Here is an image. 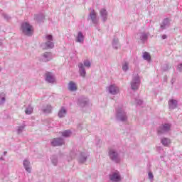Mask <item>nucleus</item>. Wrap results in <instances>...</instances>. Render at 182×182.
<instances>
[{
	"mask_svg": "<svg viewBox=\"0 0 182 182\" xmlns=\"http://www.w3.org/2000/svg\"><path fill=\"white\" fill-rule=\"evenodd\" d=\"M21 31L26 36H32L33 35V26L28 21H24L21 23Z\"/></svg>",
	"mask_w": 182,
	"mask_h": 182,
	"instance_id": "1",
	"label": "nucleus"
},
{
	"mask_svg": "<svg viewBox=\"0 0 182 182\" xmlns=\"http://www.w3.org/2000/svg\"><path fill=\"white\" fill-rule=\"evenodd\" d=\"M70 156L71 159H76V157H78L79 163H85V161L87 160V154H86V152H77L73 151L70 153Z\"/></svg>",
	"mask_w": 182,
	"mask_h": 182,
	"instance_id": "2",
	"label": "nucleus"
},
{
	"mask_svg": "<svg viewBox=\"0 0 182 182\" xmlns=\"http://www.w3.org/2000/svg\"><path fill=\"white\" fill-rule=\"evenodd\" d=\"M45 41L46 42L41 45L43 49H53V48H55V43H53V36L52 35H46Z\"/></svg>",
	"mask_w": 182,
	"mask_h": 182,
	"instance_id": "3",
	"label": "nucleus"
},
{
	"mask_svg": "<svg viewBox=\"0 0 182 182\" xmlns=\"http://www.w3.org/2000/svg\"><path fill=\"white\" fill-rule=\"evenodd\" d=\"M116 117L120 122H126L127 120V114L123 107H119L117 109Z\"/></svg>",
	"mask_w": 182,
	"mask_h": 182,
	"instance_id": "4",
	"label": "nucleus"
},
{
	"mask_svg": "<svg viewBox=\"0 0 182 182\" xmlns=\"http://www.w3.org/2000/svg\"><path fill=\"white\" fill-rule=\"evenodd\" d=\"M140 77L139 75H134L131 82V88L132 90H138L140 87Z\"/></svg>",
	"mask_w": 182,
	"mask_h": 182,
	"instance_id": "5",
	"label": "nucleus"
},
{
	"mask_svg": "<svg viewBox=\"0 0 182 182\" xmlns=\"http://www.w3.org/2000/svg\"><path fill=\"white\" fill-rule=\"evenodd\" d=\"M171 130V125L168 123H165L159 126L158 128V134H166V133H168Z\"/></svg>",
	"mask_w": 182,
	"mask_h": 182,
	"instance_id": "6",
	"label": "nucleus"
},
{
	"mask_svg": "<svg viewBox=\"0 0 182 182\" xmlns=\"http://www.w3.org/2000/svg\"><path fill=\"white\" fill-rule=\"evenodd\" d=\"M109 159L114 163H120V156H119V154L117 153V151H116L114 149H109Z\"/></svg>",
	"mask_w": 182,
	"mask_h": 182,
	"instance_id": "7",
	"label": "nucleus"
},
{
	"mask_svg": "<svg viewBox=\"0 0 182 182\" xmlns=\"http://www.w3.org/2000/svg\"><path fill=\"white\" fill-rule=\"evenodd\" d=\"M107 90L110 93V95H112L114 96H116V95H119V92H120V90L117 85L115 84L111 85L109 87H107Z\"/></svg>",
	"mask_w": 182,
	"mask_h": 182,
	"instance_id": "8",
	"label": "nucleus"
},
{
	"mask_svg": "<svg viewBox=\"0 0 182 182\" xmlns=\"http://www.w3.org/2000/svg\"><path fill=\"white\" fill-rule=\"evenodd\" d=\"M109 180L114 182H118L122 181V176L119 171L113 172L109 175Z\"/></svg>",
	"mask_w": 182,
	"mask_h": 182,
	"instance_id": "9",
	"label": "nucleus"
},
{
	"mask_svg": "<svg viewBox=\"0 0 182 182\" xmlns=\"http://www.w3.org/2000/svg\"><path fill=\"white\" fill-rule=\"evenodd\" d=\"M90 18L92 21V23L94 25H97L99 23V18H97V13L95 10H92L90 14Z\"/></svg>",
	"mask_w": 182,
	"mask_h": 182,
	"instance_id": "10",
	"label": "nucleus"
},
{
	"mask_svg": "<svg viewBox=\"0 0 182 182\" xmlns=\"http://www.w3.org/2000/svg\"><path fill=\"white\" fill-rule=\"evenodd\" d=\"M52 53L50 52H46L43 54H42L41 57V62H49L52 60Z\"/></svg>",
	"mask_w": 182,
	"mask_h": 182,
	"instance_id": "11",
	"label": "nucleus"
},
{
	"mask_svg": "<svg viewBox=\"0 0 182 182\" xmlns=\"http://www.w3.org/2000/svg\"><path fill=\"white\" fill-rule=\"evenodd\" d=\"M63 144H65V140L62 138H54L51 141V146H53L54 147L62 146Z\"/></svg>",
	"mask_w": 182,
	"mask_h": 182,
	"instance_id": "12",
	"label": "nucleus"
},
{
	"mask_svg": "<svg viewBox=\"0 0 182 182\" xmlns=\"http://www.w3.org/2000/svg\"><path fill=\"white\" fill-rule=\"evenodd\" d=\"M77 106L80 107H86L89 105V100L85 97H80L77 102Z\"/></svg>",
	"mask_w": 182,
	"mask_h": 182,
	"instance_id": "13",
	"label": "nucleus"
},
{
	"mask_svg": "<svg viewBox=\"0 0 182 182\" xmlns=\"http://www.w3.org/2000/svg\"><path fill=\"white\" fill-rule=\"evenodd\" d=\"M23 166L26 171H27V173H31L32 166H31V161H29V160L24 159L23 161Z\"/></svg>",
	"mask_w": 182,
	"mask_h": 182,
	"instance_id": "14",
	"label": "nucleus"
},
{
	"mask_svg": "<svg viewBox=\"0 0 182 182\" xmlns=\"http://www.w3.org/2000/svg\"><path fill=\"white\" fill-rule=\"evenodd\" d=\"M46 80L48 83H55L56 80L55 79V75L48 72L46 73Z\"/></svg>",
	"mask_w": 182,
	"mask_h": 182,
	"instance_id": "15",
	"label": "nucleus"
},
{
	"mask_svg": "<svg viewBox=\"0 0 182 182\" xmlns=\"http://www.w3.org/2000/svg\"><path fill=\"white\" fill-rule=\"evenodd\" d=\"M100 15L101 19L103 22H106L107 21L108 13L105 9H100Z\"/></svg>",
	"mask_w": 182,
	"mask_h": 182,
	"instance_id": "16",
	"label": "nucleus"
},
{
	"mask_svg": "<svg viewBox=\"0 0 182 182\" xmlns=\"http://www.w3.org/2000/svg\"><path fill=\"white\" fill-rule=\"evenodd\" d=\"M168 26H170V19H168V18H164L161 23V29H162V31L167 29Z\"/></svg>",
	"mask_w": 182,
	"mask_h": 182,
	"instance_id": "17",
	"label": "nucleus"
},
{
	"mask_svg": "<svg viewBox=\"0 0 182 182\" xmlns=\"http://www.w3.org/2000/svg\"><path fill=\"white\" fill-rule=\"evenodd\" d=\"M78 68L80 76H82V77H85V76H86V70H85V65H83V63H80L78 64Z\"/></svg>",
	"mask_w": 182,
	"mask_h": 182,
	"instance_id": "18",
	"label": "nucleus"
},
{
	"mask_svg": "<svg viewBox=\"0 0 182 182\" xmlns=\"http://www.w3.org/2000/svg\"><path fill=\"white\" fill-rule=\"evenodd\" d=\"M68 88L70 92H75V90H77V85L73 81H71L68 83Z\"/></svg>",
	"mask_w": 182,
	"mask_h": 182,
	"instance_id": "19",
	"label": "nucleus"
},
{
	"mask_svg": "<svg viewBox=\"0 0 182 182\" xmlns=\"http://www.w3.org/2000/svg\"><path fill=\"white\" fill-rule=\"evenodd\" d=\"M85 41V36L82 32H78L77 36L76 37L75 42H78V43H83Z\"/></svg>",
	"mask_w": 182,
	"mask_h": 182,
	"instance_id": "20",
	"label": "nucleus"
},
{
	"mask_svg": "<svg viewBox=\"0 0 182 182\" xmlns=\"http://www.w3.org/2000/svg\"><path fill=\"white\" fill-rule=\"evenodd\" d=\"M66 113H68L66 108H65V107H62L58 112V117L60 119H62V117H65V116H66Z\"/></svg>",
	"mask_w": 182,
	"mask_h": 182,
	"instance_id": "21",
	"label": "nucleus"
},
{
	"mask_svg": "<svg viewBox=\"0 0 182 182\" xmlns=\"http://www.w3.org/2000/svg\"><path fill=\"white\" fill-rule=\"evenodd\" d=\"M41 110L43 113H50L52 112V105H44Z\"/></svg>",
	"mask_w": 182,
	"mask_h": 182,
	"instance_id": "22",
	"label": "nucleus"
},
{
	"mask_svg": "<svg viewBox=\"0 0 182 182\" xmlns=\"http://www.w3.org/2000/svg\"><path fill=\"white\" fill-rule=\"evenodd\" d=\"M161 143H162L163 146L167 147V146L171 144V141L168 138H162L161 139Z\"/></svg>",
	"mask_w": 182,
	"mask_h": 182,
	"instance_id": "23",
	"label": "nucleus"
},
{
	"mask_svg": "<svg viewBox=\"0 0 182 182\" xmlns=\"http://www.w3.org/2000/svg\"><path fill=\"white\" fill-rule=\"evenodd\" d=\"M170 109H176L177 107V100H170L168 102Z\"/></svg>",
	"mask_w": 182,
	"mask_h": 182,
	"instance_id": "24",
	"label": "nucleus"
},
{
	"mask_svg": "<svg viewBox=\"0 0 182 182\" xmlns=\"http://www.w3.org/2000/svg\"><path fill=\"white\" fill-rule=\"evenodd\" d=\"M26 114H32L33 113V107L29 105L25 109Z\"/></svg>",
	"mask_w": 182,
	"mask_h": 182,
	"instance_id": "25",
	"label": "nucleus"
},
{
	"mask_svg": "<svg viewBox=\"0 0 182 182\" xmlns=\"http://www.w3.org/2000/svg\"><path fill=\"white\" fill-rule=\"evenodd\" d=\"M112 46L114 49H119L120 44H119V38H114L112 41Z\"/></svg>",
	"mask_w": 182,
	"mask_h": 182,
	"instance_id": "26",
	"label": "nucleus"
},
{
	"mask_svg": "<svg viewBox=\"0 0 182 182\" xmlns=\"http://www.w3.org/2000/svg\"><path fill=\"white\" fill-rule=\"evenodd\" d=\"M143 58L144 59V60H147L148 62H150V60H151V56H150V53H149L148 52H144L143 53Z\"/></svg>",
	"mask_w": 182,
	"mask_h": 182,
	"instance_id": "27",
	"label": "nucleus"
},
{
	"mask_svg": "<svg viewBox=\"0 0 182 182\" xmlns=\"http://www.w3.org/2000/svg\"><path fill=\"white\" fill-rule=\"evenodd\" d=\"M35 19L37 22H41L45 19V16L43 14H38L35 16Z\"/></svg>",
	"mask_w": 182,
	"mask_h": 182,
	"instance_id": "28",
	"label": "nucleus"
},
{
	"mask_svg": "<svg viewBox=\"0 0 182 182\" xmlns=\"http://www.w3.org/2000/svg\"><path fill=\"white\" fill-rule=\"evenodd\" d=\"M62 136L63 137H70V136H72V132H70V130H65L64 132H62Z\"/></svg>",
	"mask_w": 182,
	"mask_h": 182,
	"instance_id": "29",
	"label": "nucleus"
},
{
	"mask_svg": "<svg viewBox=\"0 0 182 182\" xmlns=\"http://www.w3.org/2000/svg\"><path fill=\"white\" fill-rule=\"evenodd\" d=\"M148 35L146 33H141L140 36V39L142 41V42H146L148 38Z\"/></svg>",
	"mask_w": 182,
	"mask_h": 182,
	"instance_id": "30",
	"label": "nucleus"
},
{
	"mask_svg": "<svg viewBox=\"0 0 182 182\" xmlns=\"http://www.w3.org/2000/svg\"><path fill=\"white\" fill-rule=\"evenodd\" d=\"M5 96L4 92L0 93V105H4V103H5Z\"/></svg>",
	"mask_w": 182,
	"mask_h": 182,
	"instance_id": "31",
	"label": "nucleus"
},
{
	"mask_svg": "<svg viewBox=\"0 0 182 182\" xmlns=\"http://www.w3.org/2000/svg\"><path fill=\"white\" fill-rule=\"evenodd\" d=\"M122 70H124V72H127V70H129V63H124L122 65Z\"/></svg>",
	"mask_w": 182,
	"mask_h": 182,
	"instance_id": "32",
	"label": "nucleus"
},
{
	"mask_svg": "<svg viewBox=\"0 0 182 182\" xmlns=\"http://www.w3.org/2000/svg\"><path fill=\"white\" fill-rule=\"evenodd\" d=\"M23 129H25V124H23L22 126H20L17 129V133L18 134H21L23 132Z\"/></svg>",
	"mask_w": 182,
	"mask_h": 182,
	"instance_id": "33",
	"label": "nucleus"
},
{
	"mask_svg": "<svg viewBox=\"0 0 182 182\" xmlns=\"http://www.w3.org/2000/svg\"><path fill=\"white\" fill-rule=\"evenodd\" d=\"M51 161L54 166H58V158L56 156H52Z\"/></svg>",
	"mask_w": 182,
	"mask_h": 182,
	"instance_id": "34",
	"label": "nucleus"
},
{
	"mask_svg": "<svg viewBox=\"0 0 182 182\" xmlns=\"http://www.w3.org/2000/svg\"><path fill=\"white\" fill-rule=\"evenodd\" d=\"M91 65L92 63L89 61V60H84L83 66H85V68H90Z\"/></svg>",
	"mask_w": 182,
	"mask_h": 182,
	"instance_id": "35",
	"label": "nucleus"
},
{
	"mask_svg": "<svg viewBox=\"0 0 182 182\" xmlns=\"http://www.w3.org/2000/svg\"><path fill=\"white\" fill-rule=\"evenodd\" d=\"M3 16L4 18V19H6V21H9V19H11V16H9V15L4 13L3 14Z\"/></svg>",
	"mask_w": 182,
	"mask_h": 182,
	"instance_id": "36",
	"label": "nucleus"
},
{
	"mask_svg": "<svg viewBox=\"0 0 182 182\" xmlns=\"http://www.w3.org/2000/svg\"><path fill=\"white\" fill-rule=\"evenodd\" d=\"M148 176H149V180H153V178H154V176H153V173H151V172H149Z\"/></svg>",
	"mask_w": 182,
	"mask_h": 182,
	"instance_id": "37",
	"label": "nucleus"
},
{
	"mask_svg": "<svg viewBox=\"0 0 182 182\" xmlns=\"http://www.w3.org/2000/svg\"><path fill=\"white\" fill-rule=\"evenodd\" d=\"M136 103H137V105H140L143 104V101H141V100H136Z\"/></svg>",
	"mask_w": 182,
	"mask_h": 182,
	"instance_id": "38",
	"label": "nucleus"
},
{
	"mask_svg": "<svg viewBox=\"0 0 182 182\" xmlns=\"http://www.w3.org/2000/svg\"><path fill=\"white\" fill-rule=\"evenodd\" d=\"M178 70L180 72H182V64H180L178 65Z\"/></svg>",
	"mask_w": 182,
	"mask_h": 182,
	"instance_id": "39",
	"label": "nucleus"
},
{
	"mask_svg": "<svg viewBox=\"0 0 182 182\" xmlns=\"http://www.w3.org/2000/svg\"><path fill=\"white\" fill-rule=\"evenodd\" d=\"M162 39H167V36L166 34H164L162 36Z\"/></svg>",
	"mask_w": 182,
	"mask_h": 182,
	"instance_id": "40",
	"label": "nucleus"
},
{
	"mask_svg": "<svg viewBox=\"0 0 182 182\" xmlns=\"http://www.w3.org/2000/svg\"><path fill=\"white\" fill-rule=\"evenodd\" d=\"M8 152L6 151H5L4 152V156H6V154H7Z\"/></svg>",
	"mask_w": 182,
	"mask_h": 182,
	"instance_id": "41",
	"label": "nucleus"
},
{
	"mask_svg": "<svg viewBox=\"0 0 182 182\" xmlns=\"http://www.w3.org/2000/svg\"><path fill=\"white\" fill-rule=\"evenodd\" d=\"M1 160H4V158L1 157Z\"/></svg>",
	"mask_w": 182,
	"mask_h": 182,
	"instance_id": "42",
	"label": "nucleus"
},
{
	"mask_svg": "<svg viewBox=\"0 0 182 182\" xmlns=\"http://www.w3.org/2000/svg\"><path fill=\"white\" fill-rule=\"evenodd\" d=\"M1 70H2V68H0V72H1Z\"/></svg>",
	"mask_w": 182,
	"mask_h": 182,
	"instance_id": "43",
	"label": "nucleus"
},
{
	"mask_svg": "<svg viewBox=\"0 0 182 182\" xmlns=\"http://www.w3.org/2000/svg\"><path fill=\"white\" fill-rule=\"evenodd\" d=\"M2 44V43H0V45H1Z\"/></svg>",
	"mask_w": 182,
	"mask_h": 182,
	"instance_id": "44",
	"label": "nucleus"
}]
</instances>
